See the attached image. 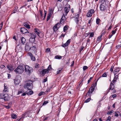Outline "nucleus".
<instances>
[{
    "label": "nucleus",
    "instance_id": "1",
    "mask_svg": "<svg viewBox=\"0 0 121 121\" xmlns=\"http://www.w3.org/2000/svg\"><path fill=\"white\" fill-rule=\"evenodd\" d=\"M15 72L18 74H21L24 71V67L21 65H19L14 70Z\"/></svg>",
    "mask_w": 121,
    "mask_h": 121
},
{
    "label": "nucleus",
    "instance_id": "2",
    "mask_svg": "<svg viewBox=\"0 0 121 121\" xmlns=\"http://www.w3.org/2000/svg\"><path fill=\"white\" fill-rule=\"evenodd\" d=\"M113 82L112 81L110 83V85L109 88L107 90V92L106 94L105 95L107 94L110 92V90H113V91L112 92L113 93H114L116 92V91L114 89L115 88V86L114 84L112 83Z\"/></svg>",
    "mask_w": 121,
    "mask_h": 121
},
{
    "label": "nucleus",
    "instance_id": "3",
    "mask_svg": "<svg viewBox=\"0 0 121 121\" xmlns=\"http://www.w3.org/2000/svg\"><path fill=\"white\" fill-rule=\"evenodd\" d=\"M0 99H3L4 100L6 101L9 99V96L7 94L4 93H0Z\"/></svg>",
    "mask_w": 121,
    "mask_h": 121
},
{
    "label": "nucleus",
    "instance_id": "4",
    "mask_svg": "<svg viewBox=\"0 0 121 121\" xmlns=\"http://www.w3.org/2000/svg\"><path fill=\"white\" fill-rule=\"evenodd\" d=\"M24 88L25 89L28 90H31L33 88L32 84L31 83H26L24 85Z\"/></svg>",
    "mask_w": 121,
    "mask_h": 121
},
{
    "label": "nucleus",
    "instance_id": "5",
    "mask_svg": "<svg viewBox=\"0 0 121 121\" xmlns=\"http://www.w3.org/2000/svg\"><path fill=\"white\" fill-rule=\"evenodd\" d=\"M25 72L29 74H30L33 71L32 68L31 67H29L27 65L25 66Z\"/></svg>",
    "mask_w": 121,
    "mask_h": 121
},
{
    "label": "nucleus",
    "instance_id": "6",
    "mask_svg": "<svg viewBox=\"0 0 121 121\" xmlns=\"http://www.w3.org/2000/svg\"><path fill=\"white\" fill-rule=\"evenodd\" d=\"M66 7L64 8L65 14L66 15L70 9V5L67 3L66 5Z\"/></svg>",
    "mask_w": 121,
    "mask_h": 121
},
{
    "label": "nucleus",
    "instance_id": "7",
    "mask_svg": "<svg viewBox=\"0 0 121 121\" xmlns=\"http://www.w3.org/2000/svg\"><path fill=\"white\" fill-rule=\"evenodd\" d=\"M30 35L31 36L30 39V41L32 42V41L33 42L35 41V38L36 37V35L34 33H32L31 34L30 33Z\"/></svg>",
    "mask_w": 121,
    "mask_h": 121
},
{
    "label": "nucleus",
    "instance_id": "8",
    "mask_svg": "<svg viewBox=\"0 0 121 121\" xmlns=\"http://www.w3.org/2000/svg\"><path fill=\"white\" fill-rule=\"evenodd\" d=\"M107 5V4H101L100 6V10L102 11H105L106 9V6Z\"/></svg>",
    "mask_w": 121,
    "mask_h": 121
},
{
    "label": "nucleus",
    "instance_id": "9",
    "mask_svg": "<svg viewBox=\"0 0 121 121\" xmlns=\"http://www.w3.org/2000/svg\"><path fill=\"white\" fill-rule=\"evenodd\" d=\"M20 31L22 34H27L30 33L24 27L21 28Z\"/></svg>",
    "mask_w": 121,
    "mask_h": 121
},
{
    "label": "nucleus",
    "instance_id": "10",
    "mask_svg": "<svg viewBox=\"0 0 121 121\" xmlns=\"http://www.w3.org/2000/svg\"><path fill=\"white\" fill-rule=\"evenodd\" d=\"M94 13V10L93 9H91L88 12L86 16L87 17H90L92 16V14Z\"/></svg>",
    "mask_w": 121,
    "mask_h": 121
},
{
    "label": "nucleus",
    "instance_id": "11",
    "mask_svg": "<svg viewBox=\"0 0 121 121\" xmlns=\"http://www.w3.org/2000/svg\"><path fill=\"white\" fill-rule=\"evenodd\" d=\"M32 45L33 46L32 47H31L30 48V49H31L34 51H36L37 49L36 48V46H37V44L35 43H32Z\"/></svg>",
    "mask_w": 121,
    "mask_h": 121
},
{
    "label": "nucleus",
    "instance_id": "12",
    "mask_svg": "<svg viewBox=\"0 0 121 121\" xmlns=\"http://www.w3.org/2000/svg\"><path fill=\"white\" fill-rule=\"evenodd\" d=\"M49 71L47 69H43L40 72L41 74L43 76L45 74L49 73Z\"/></svg>",
    "mask_w": 121,
    "mask_h": 121
},
{
    "label": "nucleus",
    "instance_id": "13",
    "mask_svg": "<svg viewBox=\"0 0 121 121\" xmlns=\"http://www.w3.org/2000/svg\"><path fill=\"white\" fill-rule=\"evenodd\" d=\"M28 55L30 57L31 60L33 61H35V58L33 54L30 52H28Z\"/></svg>",
    "mask_w": 121,
    "mask_h": 121
},
{
    "label": "nucleus",
    "instance_id": "14",
    "mask_svg": "<svg viewBox=\"0 0 121 121\" xmlns=\"http://www.w3.org/2000/svg\"><path fill=\"white\" fill-rule=\"evenodd\" d=\"M70 40L68 39L66 42V43L64 44H63L61 46L63 47H65L67 46L70 43Z\"/></svg>",
    "mask_w": 121,
    "mask_h": 121
},
{
    "label": "nucleus",
    "instance_id": "15",
    "mask_svg": "<svg viewBox=\"0 0 121 121\" xmlns=\"http://www.w3.org/2000/svg\"><path fill=\"white\" fill-rule=\"evenodd\" d=\"M7 68L8 69L11 71H12L14 69V68L13 66L11 64L7 65Z\"/></svg>",
    "mask_w": 121,
    "mask_h": 121
},
{
    "label": "nucleus",
    "instance_id": "16",
    "mask_svg": "<svg viewBox=\"0 0 121 121\" xmlns=\"http://www.w3.org/2000/svg\"><path fill=\"white\" fill-rule=\"evenodd\" d=\"M119 74V73L118 74L116 75H114V79L112 81V82L114 83L115 82H116V80L117 79H119L118 78V75Z\"/></svg>",
    "mask_w": 121,
    "mask_h": 121
},
{
    "label": "nucleus",
    "instance_id": "17",
    "mask_svg": "<svg viewBox=\"0 0 121 121\" xmlns=\"http://www.w3.org/2000/svg\"><path fill=\"white\" fill-rule=\"evenodd\" d=\"M35 32L36 34H37L39 37H40L39 34H40V31L39 29L37 28H35L34 29Z\"/></svg>",
    "mask_w": 121,
    "mask_h": 121
},
{
    "label": "nucleus",
    "instance_id": "18",
    "mask_svg": "<svg viewBox=\"0 0 121 121\" xmlns=\"http://www.w3.org/2000/svg\"><path fill=\"white\" fill-rule=\"evenodd\" d=\"M119 70L120 69L118 67L116 68L113 72L114 75L118 73Z\"/></svg>",
    "mask_w": 121,
    "mask_h": 121
},
{
    "label": "nucleus",
    "instance_id": "19",
    "mask_svg": "<svg viewBox=\"0 0 121 121\" xmlns=\"http://www.w3.org/2000/svg\"><path fill=\"white\" fill-rule=\"evenodd\" d=\"M14 83L16 85H18L20 82V81L17 79H15L14 80Z\"/></svg>",
    "mask_w": 121,
    "mask_h": 121
},
{
    "label": "nucleus",
    "instance_id": "20",
    "mask_svg": "<svg viewBox=\"0 0 121 121\" xmlns=\"http://www.w3.org/2000/svg\"><path fill=\"white\" fill-rule=\"evenodd\" d=\"M23 25L25 27H26L27 28L30 29V27L29 24L27 22H25L24 23Z\"/></svg>",
    "mask_w": 121,
    "mask_h": 121
},
{
    "label": "nucleus",
    "instance_id": "21",
    "mask_svg": "<svg viewBox=\"0 0 121 121\" xmlns=\"http://www.w3.org/2000/svg\"><path fill=\"white\" fill-rule=\"evenodd\" d=\"M21 40L22 44L23 45L25 43L26 39L25 38L22 37L21 38Z\"/></svg>",
    "mask_w": 121,
    "mask_h": 121
},
{
    "label": "nucleus",
    "instance_id": "22",
    "mask_svg": "<svg viewBox=\"0 0 121 121\" xmlns=\"http://www.w3.org/2000/svg\"><path fill=\"white\" fill-rule=\"evenodd\" d=\"M101 4H107L108 3V1L107 0H101Z\"/></svg>",
    "mask_w": 121,
    "mask_h": 121
},
{
    "label": "nucleus",
    "instance_id": "23",
    "mask_svg": "<svg viewBox=\"0 0 121 121\" xmlns=\"http://www.w3.org/2000/svg\"><path fill=\"white\" fill-rule=\"evenodd\" d=\"M92 93L90 91V90H89L87 93H86V97H88L89 96H91Z\"/></svg>",
    "mask_w": 121,
    "mask_h": 121
},
{
    "label": "nucleus",
    "instance_id": "24",
    "mask_svg": "<svg viewBox=\"0 0 121 121\" xmlns=\"http://www.w3.org/2000/svg\"><path fill=\"white\" fill-rule=\"evenodd\" d=\"M57 25H55L53 27V29L54 31H56L59 29L58 27H57Z\"/></svg>",
    "mask_w": 121,
    "mask_h": 121
},
{
    "label": "nucleus",
    "instance_id": "25",
    "mask_svg": "<svg viewBox=\"0 0 121 121\" xmlns=\"http://www.w3.org/2000/svg\"><path fill=\"white\" fill-rule=\"evenodd\" d=\"M12 118L14 119H16L17 117V115L14 113H13L11 115Z\"/></svg>",
    "mask_w": 121,
    "mask_h": 121
},
{
    "label": "nucleus",
    "instance_id": "26",
    "mask_svg": "<svg viewBox=\"0 0 121 121\" xmlns=\"http://www.w3.org/2000/svg\"><path fill=\"white\" fill-rule=\"evenodd\" d=\"M101 21L100 19L99 18H97L96 19V23L99 25V24L100 23V22Z\"/></svg>",
    "mask_w": 121,
    "mask_h": 121
},
{
    "label": "nucleus",
    "instance_id": "27",
    "mask_svg": "<svg viewBox=\"0 0 121 121\" xmlns=\"http://www.w3.org/2000/svg\"><path fill=\"white\" fill-rule=\"evenodd\" d=\"M94 88L93 86H91L89 90H90V91L91 92V93H92L94 90Z\"/></svg>",
    "mask_w": 121,
    "mask_h": 121
},
{
    "label": "nucleus",
    "instance_id": "28",
    "mask_svg": "<svg viewBox=\"0 0 121 121\" xmlns=\"http://www.w3.org/2000/svg\"><path fill=\"white\" fill-rule=\"evenodd\" d=\"M62 70V68H60L58 69V71L57 72V74H58L61 73Z\"/></svg>",
    "mask_w": 121,
    "mask_h": 121
},
{
    "label": "nucleus",
    "instance_id": "29",
    "mask_svg": "<svg viewBox=\"0 0 121 121\" xmlns=\"http://www.w3.org/2000/svg\"><path fill=\"white\" fill-rule=\"evenodd\" d=\"M33 92L32 91H30L29 92H27L26 93L27 95H31L33 94Z\"/></svg>",
    "mask_w": 121,
    "mask_h": 121
},
{
    "label": "nucleus",
    "instance_id": "30",
    "mask_svg": "<svg viewBox=\"0 0 121 121\" xmlns=\"http://www.w3.org/2000/svg\"><path fill=\"white\" fill-rule=\"evenodd\" d=\"M55 58L60 59H61L62 56H60L57 55L55 56Z\"/></svg>",
    "mask_w": 121,
    "mask_h": 121
},
{
    "label": "nucleus",
    "instance_id": "31",
    "mask_svg": "<svg viewBox=\"0 0 121 121\" xmlns=\"http://www.w3.org/2000/svg\"><path fill=\"white\" fill-rule=\"evenodd\" d=\"M45 94V92L43 91H41L38 94L39 96H40L41 95H43Z\"/></svg>",
    "mask_w": 121,
    "mask_h": 121
},
{
    "label": "nucleus",
    "instance_id": "32",
    "mask_svg": "<svg viewBox=\"0 0 121 121\" xmlns=\"http://www.w3.org/2000/svg\"><path fill=\"white\" fill-rule=\"evenodd\" d=\"M40 66V65H39L37 63H36L35 64L34 66V67L35 68H39Z\"/></svg>",
    "mask_w": 121,
    "mask_h": 121
},
{
    "label": "nucleus",
    "instance_id": "33",
    "mask_svg": "<svg viewBox=\"0 0 121 121\" xmlns=\"http://www.w3.org/2000/svg\"><path fill=\"white\" fill-rule=\"evenodd\" d=\"M53 9H51L50 10L48 14L50 15H52L53 13Z\"/></svg>",
    "mask_w": 121,
    "mask_h": 121
},
{
    "label": "nucleus",
    "instance_id": "34",
    "mask_svg": "<svg viewBox=\"0 0 121 121\" xmlns=\"http://www.w3.org/2000/svg\"><path fill=\"white\" fill-rule=\"evenodd\" d=\"M68 29L67 28V26H65L64 27V32H65Z\"/></svg>",
    "mask_w": 121,
    "mask_h": 121
},
{
    "label": "nucleus",
    "instance_id": "35",
    "mask_svg": "<svg viewBox=\"0 0 121 121\" xmlns=\"http://www.w3.org/2000/svg\"><path fill=\"white\" fill-rule=\"evenodd\" d=\"M64 14L62 16V18H61V19L60 20V23L62 22V21L63 20L64 21V20L65 19V17L64 16Z\"/></svg>",
    "mask_w": 121,
    "mask_h": 121
},
{
    "label": "nucleus",
    "instance_id": "36",
    "mask_svg": "<svg viewBox=\"0 0 121 121\" xmlns=\"http://www.w3.org/2000/svg\"><path fill=\"white\" fill-rule=\"evenodd\" d=\"M52 86H50L46 90V91L47 92H49L51 89H52Z\"/></svg>",
    "mask_w": 121,
    "mask_h": 121
},
{
    "label": "nucleus",
    "instance_id": "37",
    "mask_svg": "<svg viewBox=\"0 0 121 121\" xmlns=\"http://www.w3.org/2000/svg\"><path fill=\"white\" fill-rule=\"evenodd\" d=\"M90 36L91 37H93L94 35V33L93 32H91L89 33Z\"/></svg>",
    "mask_w": 121,
    "mask_h": 121
},
{
    "label": "nucleus",
    "instance_id": "38",
    "mask_svg": "<svg viewBox=\"0 0 121 121\" xmlns=\"http://www.w3.org/2000/svg\"><path fill=\"white\" fill-rule=\"evenodd\" d=\"M102 36H99L97 39V41H100L101 39Z\"/></svg>",
    "mask_w": 121,
    "mask_h": 121
},
{
    "label": "nucleus",
    "instance_id": "39",
    "mask_svg": "<svg viewBox=\"0 0 121 121\" xmlns=\"http://www.w3.org/2000/svg\"><path fill=\"white\" fill-rule=\"evenodd\" d=\"M48 103V101H44L43 104L42 105H46Z\"/></svg>",
    "mask_w": 121,
    "mask_h": 121
},
{
    "label": "nucleus",
    "instance_id": "40",
    "mask_svg": "<svg viewBox=\"0 0 121 121\" xmlns=\"http://www.w3.org/2000/svg\"><path fill=\"white\" fill-rule=\"evenodd\" d=\"M51 15H50L49 14H48L47 19V21H48L50 19L51 16Z\"/></svg>",
    "mask_w": 121,
    "mask_h": 121
},
{
    "label": "nucleus",
    "instance_id": "41",
    "mask_svg": "<svg viewBox=\"0 0 121 121\" xmlns=\"http://www.w3.org/2000/svg\"><path fill=\"white\" fill-rule=\"evenodd\" d=\"M114 68V66H112L111 67L110 70L112 72L113 71V69Z\"/></svg>",
    "mask_w": 121,
    "mask_h": 121
},
{
    "label": "nucleus",
    "instance_id": "42",
    "mask_svg": "<svg viewBox=\"0 0 121 121\" xmlns=\"http://www.w3.org/2000/svg\"><path fill=\"white\" fill-rule=\"evenodd\" d=\"M88 68V67L86 66H84L83 67V70L84 71L86 70V69H87Z\"/></svg>",
    "mask_w": 121,
    "mask_h": 121
},
{
    "label": "nucleus",
    "instance_id": "43",
    "mask_svg": "<svg viewBox=\"0 0 121 121\" xmlns=\"http://www.w3.org/2000/svg\"><path fill=\"white\" fill-rule=\"evenodd\" d=\"M91 99L90 98H88L85 101V103H87L89 102L91 100Z\"/></svg>",
    "mask_w": 121,
    "mask_h": 121
},
{
    "label": "nucleus",
    "instance_id": "44",
    "mask_svg": "<svg viewBox=\"0 0 121 121\" xmlns=\"http://www.w3.org/2000/svg\"><path fill=\"white\" fill-rule=\"evenodd\" d=\"M113 112V110L110 111H109L107 113V114H110L112 113Z\"/></svg>",
    "mask_w": 121,
    "mask_h": 121
},
{
    "label": "nucleus",
    "instance_id": "45",
    "mask_svg": "<svg viewBox=\"0 0 121 121\" xmlns=\"http://www.w3.org/2000/svg\"><path fill=\"white\" fill-rule=\"evenodd\" d=\"M47 81V78L46 77L45 79H44L42 82L43 83H44Z\"/></svg>",
    "mask_w": 121,
    "mask_h": 121
},
{
    "label": "nucleus",
    "instance_id": "46",
    "mask_svg": "<svg viewBox=\"0 0 121 121\" xmlns=\"http://www.w3.org/2000/svg\"><path fill=\"white\" fill-rule=\"evenodd\" d=\"M79 14H77L75 16V19H79Z\"/></svg>",
    "mask_w": 121,
    "mask_h": 121
},
{
    "label": "nucleus",
    "instance_id": "47",
    "mask_svg": "<svg viewBox=\"0 0 121 121\" xmlns=\"http://www.w3.org/2000/svg\"><path fill=\"white\" fill-rule=\"evenodd\" d=\"M102 77H106L107 76V74L106 73H104L102 75Z\"/></svg>",
    "mask_w": 121,
    "mask_h": 121
},
{
    "label": "nucleus",
    "instance_id": "48",
    "mask_svg": "<svg viewBox=\"0 0 121 121\" xmlns=\"http://www.w3.org/2000/svg\"><path fill=\"white\" fill-rule=\"evenodd\" d=\"M50 51V49L49 48H48L46 49V51L47 52H49Z\"/></svg>",
    "mask_w": 121,
    "mask_h": 121
},
{
    "label": "nucleus",
    "instance_id": "49",
    "mask_svg": "<svg viewBox=\"0 0 121 121\" xmlns=\"http://www.w3.org/2000/svg\"><path fill=\"white\" fill-rule=\"evenodd\" d=\"M74 61H72L71 63V65L70 66L71 67H72L73 65L74 64Z\"/></svg>",
    "mask_w": 121,
    "mask_h": 121
},
{
    "label": "nucleus",
    "instance_id": "50",
    "mask_svg": "<svg viewBox=\"0 0 121 121\" xmlns=\"http://www.w3.org/2000/svg\"><path fill=\"white\" fill-rule=\"evenodd\" d=\"M79 19H75V21L77 24H78L79 22Z\"/></svg>",
    "mask_w": 121,
    "mask_h": 121
},
{
    "label": "nucleus",
    "instance_id": "51",
    "mask_svg": "<svg viewBox=\"0 0 121 121\" xmlns=\"http://www.w3.org/2000/svg\"><path fill=\"white\" fill-rule=\"evenodd\" d=\"M111 119V117L109 116L108 118L106 120V121H110Z\"/></svg>",
    "mask_w": 121,
    "mask_h": 121
},
{
    "label": "nucleus",
    "instance_id": "52",
    "mask_svg": "<svg viewBox=\"0 0 121 121\" xmlns=\"http://www.w3.org/2000/svg\"><path fill=\"white\" fill-rule=\"evenodd\" d=\"M39 12L41 17H42L43 16V14H42V11L41 10H40Z\"/></svg>",
    "mask_w": 121,
    "mask_h": 121
},
{
    "label": "nucleus",
    "instance_id": "53",
    "mask_svg": "<svg viewBox=\"0 0 121 121\" xmlns=\"http://www.w3.org/2000/svg\"><path fill=\"white\" fill-rule=\"evenodd\" d=\"M5 107L7 109H9L10 108V106L9 105L5 106Z\"/></svg>",
    "mask_w": 121,
    "mask_h": 121
},
{
    "label": "nucleus",
    "instance_id": "54",
    "mask_svg": "<svg viewBox=\"0 0 121 121\" xmlns=\"http://www.w3.org/2000/svg\"><path fill=\"white\" fill-rule=\"evenodd\" d=\"M51 68V65H49L47 69L49 71V70H50Z\"/></svg>",
    "mask_w": 121,
    "mask_h": 121
},
{
    "label": "nucleus",
    "instance_id": "55",
    "mask_svg": "<svg viewBox=\"0 0 121 121\" xmlns=\"http://www.w3.org/2000/svg\"><path fill=\"white\" fill-rule=\"evenodd\" d=\"M112 97H113V98H114L115 97H116L117 95H116V94H114V95H112Z\"/></svg>",
    "mask_w": 121,
    "mask_h": 121
},
{
    "label": "nucleus",
    "instance_id": "56",
    "mask_svg": "<svg viewBox=\"0 0 121 121\" xmlns=\"http://www.w3.org/2000/svg\"><path fill=\"white\" fill-rule=\"evenodd\" d=\"M97 85V82H95L94 84L93 85V86L94 87V88L95 87V86H96Z\"/></svg>",
    "mask_w": 121,
    "mask_h": 121
},
{
    "label": "nucleus",
    "instance_id": "57",
    "mask_svg": "<svg viewBox=\"0 0 121 121\" xmlns=\"http://www.w3.org/2000/svg\"><path fill=\"white\" fill-rule=\"evenodd\" d=\"M8 78H9L11 77V75L10 74L8 73Z\"/></svg>",
    "mask_w": 121,
    "mask_h": 121
},
{
    "label": "nucleus",
    "instance_id": "58",
    "mask_svg": "<svg viewBox=\"0 0 121 121\" xmlns=\"http://www.w3.org/2000/svg\"><path fill=\"white\" fill-rule=\"evenodd\" d=\"M118 113H117V112H115V116L116 117H117L118 116Z\"/></svg>",
    "mask_w": 121,
    "mask_h": 121
},
{
    "label": "nucleus",
    "instance_id": "59",
    "mask_svg": "<svg viewBox=\"0 0 121 121\" xmlns=\"http://www.w3.org/2000/svg\"><path fill=\"white\" fill-rule=\"evenodd\" d=\"M8 89H4V91L5 92H7L8 91Z\"/></svg>",
    "mask_w": 121,
    "mask_h": 121
},
{
    "label": "nucleus",
    "instance_id": "60",
    "mask_svg": "<svg viewBox=\"0 0 121 121\" xmlns=\"http://www.w3.org/2000/svg\"><path fill=\"white\" fill-rule=\"evenodd\" d=\"M26 92L23 93L22 94V95L21 96H24L26 95Z\"/></svg>",
    "mask_w": 121,
    "mask_h": 121
},
{
    "label": "nucleus",
    "instance_id": "61",
    "mask_svg": "<svg viewBox=\"0 0 121 121\" xmlns=\"http://www.w3.org/2000/svg\"><path fill=\"white\" fill-rule=\"evenodd\" d=\"M56 25H57L56 26L57 27H58V28L60 27V24L59 23L56 24Z\"/></svg>",
    "mask_w": 121,
    "mask_h": 121
},
{
    "label": "nucleus",
    "instance_id": "62",
    "mask_svg": "<svg viewBox=\"0 0 121 121\" xmlns=\"http://www.w3.org/2000/svg\"><path fill=\"white\" fill-rule=\"evenodd\" d=\"M17 12V9L16 10H14L13 11V13H16V12Z\"/></svg>",
    "mask_w": 121,
    "mask_h": 121
},
{
    "label": "nucleus",
    "instance_id": "63",
    "mask_svg": "<svg viewBox=\"0 0 121 121\" xmlns=\"http://www.w3.org/2000/svg\"><path fill=\"white\" fill-rule=\"evenodd\" d=\"M26 114V113H25L24 114H23L22 115V117L23 118L25 117Z\"/></svg>",
    "mask_w": 121,
    "mask_h": 121
},
{
    "label": "nucleus",
    "instance_id": "64",
    "mask_svg": "<svg viewBox=\"0 0 121 121\" xmlns=\"http://www.w3.org/2000/svg\"><path fill=\"white\" fill-rule=\"evenodd\" d=\"M22 93V91H19L18 92V94H19L21 93Z\"/></svg>",
    "mask_w": 121,
    "mask_h": 121
}]
</instances>
